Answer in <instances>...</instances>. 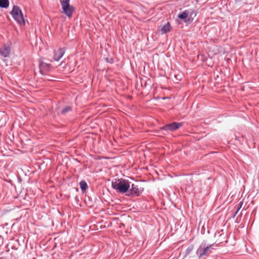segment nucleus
<instances>
[{"instance_id": "obj_1", "label": "nucleus", "mask_w": 259, "mask_h": 259, "mask_svg": "<svg viewBox=\"0 0 259 259\" xmlns=\"http://www.w3.org/2000/svg\"><path fill=\"white\" fill-rule=\"evenodd\" d=\"M213 245V244H207L206 242H202L199 245L195 252L198 259H206L209 256L214 249Z\"/></svg>"}, {"instance_id": "obj_2", "label": "nucleus", "mask_w": 259, "mask_h": 259, "mask_svg": "<svg viewBox=\"0 0 259 259\" xmlns=\"http://www.w3.org/2000/svg\"><path fill=\"white\" fill-rule=\"evenodd\" d=\"M111 186L117 192L125 193V192H128L130 188V183L127 180L120 181L119 180H117L112 182Z\"/></svg>"}, {"instance_id": "obj_3", "label": "nucleus", "mask_w": 259, "mask_h": 259, "mask_svg": "<svg viewBox=\"0 0 259 259\" xmlns=\"http://www.w3.org/2000/svg\"><path fill=\"white\" fill-rule=\"evenodd\" d=\"M11 15L14 19L19 24L24 25L25 20L22 14V12L19 7L14 5L13 7L12 10L10 12Z\"/></svg>"}, {"instance_id": "obj_4", "label": "nucleus", "mask_w": 259, "mask_h": 259, "mask_svg": "<svg viewBox=\"0 0 259 259\" xmlns=\"http://www.w3.org/2000/svg\"><path fill=\"white\" fill-rule=\"evenodd\" d=\"M63 13L67 17L71 18L74 12V8L70 5V0H60Z\"/></svg>"}, {"instance_id": "obj_5", "label": "nucleus", "mask_w": 259, "mask_h": 259, "mask_svg": "<svg viewBox=\"0 0 259 259\" xmlns=\"http://www.w3.org/2000/svg\"><path fill=\"white\" fill-rule=\"evenodd\" d=\"M129 189L130 190L128 191V193L126 194V195L135 197L140 196L144 189H141V188H139L138 185L132 184L131 186H130V188Z\"/></svg>"}, {"instance_id": "obj_6", "label": "nucleus", "mask_w": 259, "mask_h": 259, "mask_svg": "<svg viewBox=\"0 0 259 259\" xmlns=\"http://www.w3.org/2000/svg\"><path fill=\"white\" fill-rule=\"evenodd\" d=\"M183 125V123L182 122H174L171 123L166 124L162 126L160 128L161 130L166 131L167 132H174L180 127H181Z\"/></svg>"}, {"instance_id": "obj_7", "label": "nucleus", "mask_w": 259, "mask_h": 259, "mask_svg": "<svg viewBox=\"0 0 259 259\" xmlns=\"http://www.w3.org/2000/svg\"><path fill=\"white\" fill-rule=\"evenodd\" d=\"M38 62L40 73L43 75H47L51 70V64L44 62L41 59H39Z\"/></svg>"}, {"instance_id": "obj_8", "label": "nucleus", "mask_w": 259, "mask_h": 259, "mask_svg": "<svg viewBox=\"0 0 259 259\" xmlns=\"http://www.w3.org/2000/svg\"><path fill=\"white\" fill-rule=\"evenodd\" d=\"M65 50L63 48H60L57 51H54V56L53 60L55 61H58L64 55Z\"/></svg>"}, {"instance_id": "obj_9", "label": "nucleus", "mask_w": 259, "mask_h": 259, "mask_svg": "<svg viewBox=\"0 0 259 259\" xmlns=\"http://www.w3.org/2000/svg\"><path fill=\"white\" fill-rule=\"evenodd\" d=\"M11 52V47L9 46H4L0 49V54L4 57H7L9 56Z\"/></svg>"}, {"instance_id": "obj_10", "label": "nucleus", "mask_w": 259, "mask_h": 259, "mask_svg": "<svg viewBox=\"0 0 259 259\" xmlns=\"http://www.w3.org/2000/svg\"><path fill=\"white\" fill-rule=\"evenodd\" d=\"M171 29V26L170 23L168 22L165 24H164L160 29L161 33L162 34L166 33L170 31Z\"/></svg>"}, {"instance_id": "obj_11", "label": "nucleus", "mask_w": 259, "mask_h": 259, "mask_svg": "<svg viewBox=\"0 0 259 259\" xmlns=\"http://www.w3.org/2000/svg\"><path fill=\"white\" fill-rule=\"evenodd\" d=\"M79 185L82 192H84L88 188L87 182L84 180H82L80 182Z\"/></svg>"}, {"instance_id": "obj_12", "label": "nucleus", "mask_w": 259, "mask_h": 259, "mask_svg": "<svg viewBox=\"0 0 259 259\" xmlns=\"http://www.w3.org/2000/svg\"><path fill=\"white\" fill-rule=\"evenodd\" d=\"M9 6V0H0V8H7Z\"/></svg>"}, {"instance_id": "obj_13", "label": "nucleus", "mask_w": 259, "mask_h": 259, "mask_svg": "<svg viewBox=\"0 0 259 259\" xmlns=\"http://www.w3.org/2000/svg\"><path fill=\"white\" fill-rule=\"evenodd\" d=\"M193 244H190L186 249L185 256H187L194 249Z\"/></svg>"}, {"instance_id": "obj_14", "label": "nucleus", "mask_w": 259, "mask_h": 259, "mask_svg": "<svg viewBox=\"0 0 259 259\" xmlns=\"http://www.w3.org/2000/svg\"><path fill=\"white\" fill-rule=\"evenodd\" d=\"M188 15V12L187 10L184 11L178 15V18L180 19L184 20L186 19Z\"/></svg>"}, {"instance_id": "obj_15", "label": "nucleus", "mask_w": 259, "mask_h": 259, "mask_svg": "<svg viewBox=\"0 0 259 259\" xmlns=\"http://www.w3.org/2000/svg\"><path fill=\"white\" fill-rule=\"evenodd\" d=\"M72 110V108L69 106L64 107L61 111V114H65Z\"/></svg>"}, {"instance_id": "obj_16", "label": "nucleus", "mask_w": 259, "mask_h": 259, "mask_svg": "<svg viewBox=\"0 0 259 259\" xmlns=\"http://www.w3.org/2000/svg\"><path fill=\"white\" fill-rule=\"evenodd\" d=\"M242 204H243V202L242 201L240 202V203L238 205L237 210L236 211V214L238 212L239 210L241 208V207H242Z\"/></svg>"}, {"instance_id": "obj_17", "label": "nucleus", "mask_w": 259, "mask_h": 259, "mask_svg": "<svg viewBox=\"0 0 259 259\" xmlns=\"http://www.w3.org/2000/svg\"><path fill=\"white\" fill-rule=\"evenodd\" d=\"M53 77L52 76H47L45 78V80H49V81H52L54 80V79L52 78Z\"/></svg>"}, {"instance_id": "obj_18", "label": "nucleus", "mask_w": 259, "mask_h": 259, "mask_svg": "<svg viewBox=\"0 0 259 259\" xmlns=\"http://www.w3.org/2000/svg\"><path fill=\"white\" fill-rule=\"evenodd\" d=\"M4 237L2 235H0V245L3 244Z\"/></svg>"}]
</instances>
